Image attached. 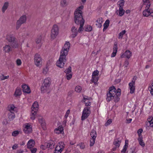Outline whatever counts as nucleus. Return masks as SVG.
I'll return each mask as SVG.
<instances>
[{
  "label": "nucleus",
  "instance_id": "obj_1",
  "mask_svg": "<svg viewBox=\"0 0 153 153\" xmlns=\"http://www.w3.org/2000/svg\"><path fill=\"white\" fill-rule=\"evenodd\" d=\"M70 47L69 42H66L62 48L59 59L56 62V64L57 66L60 68H62L63 67L66 61V56L68 55Z\"/></svg>",
  "mask_w": 153,
  "mask_h": 153
},
{
  "label": "nucleus",
  "instance_id": "obj_2",
  "mask_svg": "<svg viewBox=\"0 0 153 153\" xmlns=\"http://www.w3.org/2000/svg\"><path fill=\"white\" fill-rule=\"evenodd\" d=\"M121 90L118 88L117 90L114 86L110 87L108 92L107 93L106 100L108 102L110 101L112 99L115 102H117L120 100L119 97L121 94Z\"/></svg>",
  "mask_w": 153,
  "mask_h": 153
},
{
  "label": "nucleus",
  "instance_id": "obj_3",
  "mask_svg": "<svg viewBox=\"0 0 153 153\" xmlns=\"http://www.w3.org/2000/svg\"><path fill=\"white\" fill-rule=\"evenodd\" d=\"M74 21L77 25H79L81 22H85V20L82 16V12L79 9H77L74 12Z\"/></svg>",
  "mask_w": 153,
  "mask_h": 153
},
{
  "label": "nucleus",
  "instance_id": "obj_4",
  "mask_svg": "<svg viewBox=\"0 0 153 153\" xmlns=\"http://www.w3.org/2000/svg\"><path fill=\"white\" fill-rule=\"evenodd\" d=\"M7 39L10 42L11 46L13 48H16L18 46L19 44L17 40L12 35H8L7 37Z\"/></svg>",
  "mask_w": 153,
  "mask_h": 153
},
{
  "label": "nucleus",
  "instance_id": "obj_5",
  "mask_svg": "<svg viewBox=\"0 0 153 153\" xmlns=\"http://www.w3.org/2000/svg\"><path fill=\"white\" fill-rule=\"evenodd\" d=\"M39 105L37 102H35L32 105L31 108V112L30 114V119L32 120H34L35 118L36 115L37 111L38 109Z\"/></svg>",
  "mask_w": 153,
  "mask_h": 153
},
{
  "label": "nucleus",
  "instance_id": "obj_6",
  "mask_svg": "<svg viewBox=\"0 0 153 153\" xmlns=\"http://www.w3.org/2000/svg\"><path fill=\"white\" fill-rule=\"evenodd\" d=\"M59 33V27L56 25H53L51 30V39H53L56 38Z\"/></svg>",
  "mask_w": 153,
  "mask_h": 153
},
{
  "label": "nucleus",
  "instance_id": "obj_7",
  "mask_svg": "<svg viewBox=\"0 0 153 153\" xmlns=\"http://www.w3.org/2000/svg\"><path fill=\"white\" fill-rule=\"evenodd\" d=\"M27 19L26 16L25 15H23L21 16L16 22V29H18L22 24L25 23Z\"/></svg>",
  "mask_w": 153,
  "mask_h": 153
},
{
  "label": "nucleus",
  "instance_id": "obj_8",
  "mask_svg": "<svg viewBox=\"0 0 153 153\" xmlns=\"http://www.w3.org/2000/svg\"><path fill=\"white\" fill-rule=\"evenodd\" d=\"M99 73V71L97 70L94 71L93 72L91 81L92 82H94L95 84H97V82L98 80Z\"/></svg>",
  "mask_w": 153,
  "mask_h": 153
},
{
  "label": "nucleus",
  "instance_id": "obj_9",
  "mask_svg": "<svg viewBox=\"0 0 153 153\" xmlns=\"http://www.w3.org/2000/svg\"><path fill=\"white\" fill-rule=\"evenodd\" d=\"M35 64L37 66H38L41 65L42 63V59L40 55L38 53L35 54L34 56Z\"/></svg>",
  "mask_w": 153,
  "mask_h": 153
},
{
  "label": "nucleus",
  "instance_id": "obj_10",
  "mask_svg": "<svg viewBox=\"0 0 153 153\" xmlns=\"http://www.w3.org/2000/svg\"><path fill=\"white\" fill-rule=\"evenodd\" d=\"M23 130L26 134L30 133L32 131V126L28 124H25L24 125Z\"/></svg>",
  "mask_w": 153,
  "mask_h": 153
},
{
  "label": "nucleus",
  "instance_id": "obj_11",
  "mask_svg": "<svg viewBox=\"0 0 153 153\" xmlns=\"http://www.w3.org/2000/svg\"><path fill=\"white\" fill-rule=\"evenodd\" d=\"M135 89V84L130 82L128 84V89L130 90V93L132 94L134 93Z\"/></svg>",
  "mask_w": 153,
  "mask_h": 153
},
{
  "label": "nucleus",
  "instance_id": "obj_12",
  "mask_svg": "<svg viewBox=\"0 0 153 153\" xmlns=\"http://www.w3.org/2000/svg\"><path fill=\"white\" fill-rule=\"evenodd\" d=\"M132 56V53L129 50H127L125 51L124 53L121 56L122 58L126 57L128 59H129Z\"/></svg>",
  "mask_w": 153,
  "mask_h": 153
},
{
  "label": "nucleus",
  "instance_id": "obj_13",
  "mask_svg": "<svg viewBox=\"0 0 153 153\" xmlns=\"http://www.w3.org/2000/svg\"><path fill=\"white\" fill-rule=\"evenodd\" d=\"M85 109H83L81 117L82 120H83L87 119L91 114V111H88V113H86Z\"/></svg>",
  "mask_w": 153,
  "mask_h": 153
},
{
  "label": "nucleus",
  "instance_id": "obj_14",
  "mask_svg": "<svg viewBox=\"0 0 153 153\" xmlns=\"http://www.w3.org/2000/svg\"><path fill=\"white\" fill-rule=\"evenodd\" d=\"M71 31L72 34L71 36V37L73 38L75 37L77 34L78 31L77 28H76L75 27L73 26L71 28Z\"/></svg>",
  "mask_w": 153,
  "mask_h": 153
},
{
  "label": "nucleus",
  "instance_id": "obj_15",
  "mask_svg": "<svg viewBox=\"0 0 153 153\" xmlns=\"http://www.w3.org/2000/svg\"><path fill=\"white\" fill-rule=\"evenodd\" d=\"M145 9L143 11V16L145 17H148L150 14V10L149 9V7L148 8L146 6Z\"/></svg>",
  "mask_w": 153,
  "mask_h": 153
},
{
  "label": "nucleus",
  "instance_id": "obj_16",
  "mask_svg": "<svg viewBox=\"0 0 153 153\" xmlns=\"http://www.w3.org/2000/svg\"><path fill=\"white\" fill-rule=\"evenodd\" d=\"M22 87L23 92L27 94L30 93V90L27 85H22Z\"/></svg>",
  "mask_w": 153,
  "mask_h": 153
},
{
  "label": "nucleus",
  "instance_id": "obj_17",
  "mask_svg": "<svg viewBox=\"0 0 153 153\" xmlns=\"http://www.w3.org/2000/svg\"><path fill=\"white\" fill-rule=\"evenodd\" d=\"M84 97L82 101V102H84L85 104V105L86 107H90L91 105V102L89 101V98L88 99V97Z\"/></svg>",
  "mask_w": 153,
  "mask_h": 153
},
{
  "label": "nucleus",
  "instance_id": "obj_18",
  "mask_svg": "<svg viewBox=\"0 0 153 153\" xmlns=\"http://www.w3.org/2000/svg\"><path fill=\"white\" fill-rule=\"evenodd\" d=\"M117 43L114 44L113 48V52L111 54V57H114L116 55L117 51Z\"/></svg>",
  "mask_w": 153,
  "mask_h": 153
},
{
  "label": "nucleus",
  "instance_id": "obj_19",
  "mask_svg": "<svg viewBox=\"0 0 153 153\" xmlns=\"http://www.w3.org/2000/svg\"><path fill=\"white\" fill-rule=\"evenodd\" d=\"M49 87L45 85L42 84L41 87V92L42 93H45L48 91L49 90Z\"/></svg>",
  "mask_w": 153,
  "mask_h": 153
},
{
  "label": "nucleus",
  "instance_id": "obj_20",
  "mask_svg": "<svg viewBox=\"0 0 153 153\" xmlns=\"http://www.w3.org/2000/svg\"><path fill=\"white\" fill-rule=\"evenodd\" d=\"M51 80L50 78L49 77L46 78L44 79V82L42 84L49 87L51 83Z\"/></svg>",
  "mask_w": 153,
  "mask_h": 153
},
{
  "label": "nucleus",
  "instance_id": "obj_21",
  "mask_svg": "<svg viewBox=\"0 0 153 153\" xmlns=\"http://www.w3.org/2000/svg\"><path fill=\"white\" fill-rule=\"evenodd\" d=\"M35 142L33 140H30L27 143V147L28 148H31L33 147L35 145Z\"/></svg>",
  "mask_w": 153,
  "mask_h": 153
},
{
  "label": "nucleus",
  "instance_id": "obj_22",
  "mask_svg": "<svg viewBox=\"0 0 153 153\" xmlns=\"http://www.w3.org/2000/svg\"><path fill=\"white\" fill-rule=\"evenodd\" d=\"M63 128L62 126H59L57 128H56L54 130L55 133L57 134L61 133L63 131Z\"/></svg>",
  "mask_w": 153,
  "mask_h": 153
},
{
  "label": "nucleus",
  "instance_id": "obj_23",
  "mask_svg": "<svg viewBox=\"0 0 153 153\" xmlns=\"http://www.w3.org/2000/svg\"><path fill=\"white\" fill-rule=\"evenodd\" d=\"M143 4L142 6H146L148 8L150 7L151 6V3L150 0H143Z\"/></svg>",
  "mask_w": 153,
  "mask_h": 153
},
{
  "label": "nucleus",
  "instance_id": "obj_24",
  "mask_svg": "<svg viewBox=\"0 0 153 153\" xmlns=\"http://www.w3.org/2000/svg\"><path fill=\"white\" fill-rule=\"evenodd\" d=\"M121 142V140L119 138H117L114 140L113 144L115 145V147L119 148Z\"/></svg>",
  "mask_w": 153,
  "mask_h": 153
},
{
  "label": "nucleus",
  "instance_id": "obj_25",
  "mask_svg": "<svg viewBox=\"0 0 153 153\" xmlns=\"http://www.w3.org/2000/svg\"><path fill=\"white\" fill-rule=\"evenodd\" d=\"M96 25L97 26L100 28L102 26V18H99L96 21Z\"/></svg>",
  "mask_w": 153,
  "mask_h": 153
},
{
  "label": "nucleus",
  "instance_id": "obj_26",
  "mask_svg": "<svg viewBox=\"0 0 153 153\" xmlns=\"http://www.w3.org/2000/svg\"><path fill=\"white\" fill-rule=\"evenodd\" d=\"M9 3L8 1H6L4 3L1 9L3 13H4L5 11L7 9L9 6Z\"/></svg>",
  "mask_w": 153,
  "mask_h": 153
},
{
  "label": "nucleus",
  "instance_id": "obj_27",
  "mask_svg": "<svg viewBox=\"0 0 153 153\" xmlns=\"http://www.w3.org/2000/svg\"><path fill=\"white\" fill-rule=\"evenodd\" d=\"M3 51L5 53H9L10 51H11V49L10 46L6 45L3 48Z\"/></svg>",
  "mask_w": 153,
  "mask_h": 153
},
{
  "label": "nucleus",
  "instance_id": "obj_28",
  "mask_svg": "<svg viewBox=\"0 0 153 153\" xmlns=\"http://www.w3.org/2000/svg\"><path fill=\"white\" fill-rule=\"evenodd\" d=\"M68 3L66 0H61L60 2V5L63 7H65L68 5Z\"/></svg>",
  "mask_w": 153,
  "mask_h": 153
},
{
  "label": "nucleus",
  "instance_id": "obj_29",
  "mask_svg": "<svg viewBox=\"0 0 153 153\" xmlns=\"http://www.w3.org/2000/svg\"><path fill=\"white\" fill-rule=\"evenodd\" d=\"M139 144L142 147H144L145 146V144L143 140L142 137H138V138Z\"/></svg>",
  "mask_w": 153,
  "mask_h": 153
},
{
  "label": "nucleus",
  "instance_id": "obj_30",
  "mask_svg": "<svg viewBox=\"0 0 153 153\" xmlns=\"http://www.w3.org/2000/svg\"><path fill=\"white\" fill-rule=\"evenodd\" d=\"M90 135L92 138H96L97 136L96 131L94 129L92 130L91 132Z\"/></svg>",
  "mask_w": 153,
  "mask_h": 153
},
{
  "label": "nucleus",
  "instance_id": "obj_31",
  "mask_svg": "<svg viewBox=\"0 0 153 153\" xmlns=\"http://www.w3.org/2000/svg\"><path fill=\"white\" fill-rule=\"evenodd\" d=\"M125 12V11L123 9V7H120L119 10V15L122 16L124 15Z\"/></svg>",
  "mask_w": 153,
  "mask_h": 153
},
{
  "label": "nucleus",
  "instance_id": "obj_32",
  "mask_svg": "<svg viewBox=\"0 0 153 153\" xmlns=\"http://www.w3.org/2000/svg\"><path fill=\"white\" fill-rule=\"evenodd\" d=\"M150 123V126L151 127H153V117H149L147 120Z\"/></svg>",
  "mask_w": 153,
  "mask_h": 153
},
{
  "label": "nucleus",
  "instance_id": "obj_33",
  "mask_svg": "<svg viewBox=\"0 0 153 153\" xmlns=\"http://www.w3.org/2000/svg\"><path fill=\"white\" fill-rule=\"evenodd\" d=\"M22 92L21 90L19 89H17L15 92L14 94L16 96H18L21 95Z\"/></svg>",
  "mask_w": 153,
  "mask_h": 153
},
{
  "label": "nucleus",
  "instance_id": "obj_34",
  "mask_svg": "<svg viewBox=\"0 0 153 153\" xmlns=\"http://www.w3.org/2000/svg\"><path fill=\"white\" fill-rule=\"evenodd\" d=\"M84 22H81V23H80V24H79L80 25V27L78 30V32L79 33L80 32L82 31L83 30V27L84 25Z\"/></svg>",
  "mask_w": 153,
  "mask_h": 153
},
{
  "label": "nucleus",
  "instance_id": "obj_35",
  "mask_svg": "<svg viewBox=\"0 0 153 153\" xmlns=\"http://www.w3.org/2000/svg\"><path fill=\"white\" fill-rule=\"evenodd\" d=\"M124 4V0H121L119 1L117 3L118 5H119L120 7H123Z\"/></svg>",
  "mask_w": 153,
  "mask_h": 153
},
{
  "label": "nucleus",
  "instance_id": "obj_36",
  "mask_svg": "<svg viewBox=\"0 0 153 153\" xmlns=\"http://www.w3.org/2000/svg\"><path fill=\"white\" fill-rule=\"evenodd\" d=\"M58 146L59 147L62 151L65 147V145L63 142H61L59 143Z\"/></svg>",
  "mask_w": 153,
  "mask_h": 153
},
{
  "label": "nucleus",
  "instance_id": "obj_37",
  "mask_svg": "<svg viewBox=\"0 0 153 153\" xmlns=\"http://www.w3.org/2000/svg\"><path fill=\"white\" fill-rule=\"evenodd\" d=\"M9 111L11 113H13L14 111V108L15 107L13 105H11L9 106Z\"/></svg>",
  "mask_w": 153,
  "mask_h": 153
},
{
  "label": "nucleus",
  "instance_id": "obj_38",
  "mask_svg": "<svg viewBox=\"0 0 153 153\" xmlns=\"http://www.w3.org/2000/svg\"><path fill=\"white\" fill-rule=\"evenodd\" d=\"M39 121L42 126H45V123L44 120L42 118H39Z\"/></svg>",
  "mask_w": 153,
  "mask_h": 153
},
{
  "label": "nucleus",
  "instance_id": "obj_39",
  "mask_svg": "<svg viewBox=\"0 0 153 153\" xmlns=\"http://www.w3.org/2000/svg\"><path fill=\"white\" fill-rule=\"evenodd\" d=\"M75 91L77 92H80L82 90L81 87L79 86H77L75 87Z\"/></svg>",
  "mask_w": 153,
  "mask_h": 153
},
{
  "label": "nucleus",
  "instance_id": "obj_40",
  "mask_svg": "<svg viewBox=\"0 0 153 153\" xmlns=\"http://www.w3.org/2000/svg\"><path fill=\"white\" fill-rule=\"evenodd\" d=\"M149 89L150 91L151 94L153 95V82L149 86Z\"/></svg>",
  "mask_w": 153,
  "mask_h": 153
},
{
  "label": "nucleus",
  "instance_id": "obj_41",
  "mask_svg": "<svg viewBox=\"0 0 153 153\" xmlns=\"http://www.w3.org/2000/svg\"><path fill=\"white\" fill-rule=\"evenodd\" d=\"M71 71V66H69L68 68L65 70V72L66 73V74H68Z\"/></svg>",
  "mask_w": 153,
  "mask_h": 153
},
{
  "label": "nucleus",
  "instance_id": "obj_42",
  "mask_svg": "<svg viewBox=\"0 0 153 153\" xmlns=\"http://www.w3.org/2000/svg\"><path fill=\"white\" fill-rule=\"evenodd\" d=\"M77 146H79L81 149H84L85 147V145L84 143H82L78 144Z\"/></svg>",
  "mask_w": 153,
  "mask_h": 153
},
{
  "label": "nucleus",
  "instance_id": "obj_43",
  "mask_svg": "<svg viewBox=\"0 0 153 153\" xmlns=\"http://www.w3.org/2000/svg\"><path fill=\"white\" fill-rule=\"evenodd\" d=\"M9 77V76H4V75L2 74L1 76H0V79L1 80H3L6 79H8Z\"/></svg>",
  "mask_w": 153,
  "mask_h": 153
},
{
  "label": "nucleus",
  "instance_id": "obj_44",
  "mask_svg": "<svg viewBox=\"0 0 153 153\" xmlns=\"http://www.w3.org/2000/svg\"><path fill=\"white\" fill-rule=\"evenodd\" d=\"M128 147V145L126 143L125 145H124L123 148V150L121 151L122 153H125Z\"/></svg>",
  "mask_w": 153,
  "mask_h": 153
},
{
  "label": "nucleus",
  "instance_id": "obj_45",
  "mask_svg": "<svg viewBox=\"0 0 153 153\" xmlns=\"http://www.w3.org/2000/svg\"><path fill=\"white\" fill-rule=\"evenodd\" d=\"M95 140V138H92L90 140V146H92L94 143Z\"/></svg>",
  "mask_w": 153,
  "mask_h": 153
},
{
  "label": "nucleus",
  "instance_id": "obj_46",
  "mask_svg": "<svg viewBox=\"0 0 153 153\" xmlns=\"http://www.w3.org/2000/svg\"><path fill=\"white\" fill-rule=\"evenodd\" d=\"M85 30L86 31H90L92 30V27L91 26L88 25L85 27Z\"/></svg>",
  "mask_w": 153,
  "mask_h": 153
},
{
  "label": "nucleus",
  "instance_id": "obj_47",
  "mask_svg": "<svg viewBox=\"0 0 153 153\" xmlns=\"http://www.w3.org/2000/svg\"><path fill=\"white\" fill-rule=\"evenodd\" d=\"M8 117L10 120H12L14 119L15 117V115L14 113H12V114H10L9 116Z\"/></svg>",
  "mask_w": 153,
  "mask_h": 153
},
{
  "label": "nucleus",
  "instance_id": "obj_48",
  "mask_svg": "<svg viewBox=\"0 0 153 153\" xmlns=\"http://www.w3.org/2000/svg\"><path fill=\"white\" fill-rule=\"evenodd\" d=\"M143 131V129L141 128L139 129L137 131V133L138 135V137H142V135L141 134V133Z\"/></svg>",
  "mask_w": 153,
  "mask_h": 153
},
{
  "label": "nucleus",
  "instance_id": "obj_49",
  "mask_svg": "<svg viewBox=\"0 0 153 153\" xmlns=\"http://www.w3.org/2000/svg\"><path fill=\"white\" fill-rule=\"evenodd\" d=\"M19 133V131L16 130L13 131L12 133V135L14 137L17 136Z\"/></svg>",
  "mask_w": 153,
  "mask_h": 153
},
{
  "label": "nucleus",
  "instance_id": "obj_50",
  "mask_svg": "<svg viewBox=\"0 0 153 153\" xmlns=\"http://www.w3.org/2000/svg\"><path fill=\"white\" fill-rule=\"evenodd\" d=\"M31 153H35L37 149L36 148H29Z\"/></svg>",
  "mask_w": 153,
  "mask_h": 153
},
{
  "label": "nucleus",
  "instance_id": "obj_51",
  "mask_svg": "<svg viewBox=\"0 0 153 153\" xmlns=\"http://www.w3.org/2000/svg\"><path fill=\"white\" fill-rule=\"evenodd\" d=\"M126 32V31L125 30H123L120 32L119 34V37L122 38L123 37V35Z\"/></svg>",
  "mask_w": 153,
  "mask_h": 153
},
{
  "label": "nucleus",
  "instance_id": "obj_52",
  "mask_svg": "<svg viewBox=\"0 0 153 153\" xmlns=\"http://www.w3.org/2000/svg\"><path fill=\"white\" fill-rule=\"evenodd\" d=\"M70 110L69 109L65 113V117H64L65 118V119H66L67 118V117H68V116L70 113Z\"/></svg>",
  "mask_w": 153,
  "mask_h": 153
},
{
  "label": "nucleus",
  "instance_id": "obj_53",
  "mask_svg": "<svg viewBox=\"0 0 153 153\" xmlns=\"http://www.w3.org/2000/svg\"><path fill=\"white\" fill-rule=\"evenodd\" d=\"M84 109H85L86 113H88V111H90V107H86L84 108Z\"/></svg>",
  "mask_w": 153,
  "mask_h": 153
},
{
  "label": "nucleus",
  "instance_id": "obj_54",
  "mask_svg": "<svg viewBox=\"0 0 153 153\" xmlns=\"http://www.w3.org/2000/svg\"><path fill=\"white\" fill-rule=\"evenodd\" d=\"M55 150L58 151V152H62V150L59 147L58 145L56 147L55 149Z\"/></svg>",
  "mask_w": 153,
  "mask_h": 153
},
{
  "label": "nucleus",
  "instance_id": "obj_55",
  "mask_svg": "<svg viewBox=\"0 0 153 153\" xmlns=\"http://www.w3.org/2000/svg\"><path fill=\"white\" fill-rule=\"evenodd\" d=\"M137 77L136 76H134L133 77L132 80L131 82V83H133L135 84V81H136V80L137 79Z\"/></svg>",
  "mask_w": 153,
  "mask_h": 153
},
{
  "label": "nucleus",
  "instance_id": "obj_56",
  "mask_svg": "<svg viewBox=\"0 0 153 153\" xmlns=\"http://www.w3.org/2000/svg\"><path fill=\"white\" fill-rule=\"evenodd\" d=\"M16 64L18 65H20L21 64L22 62L20 59H18L16 61Z\"/></svg>",
  "mask_w": 153,
  "mask_h": 153
},
{
  "label": "nucleus",
  "instance_id": "obj_57",
  "mask_svg": "<svg viewBox=\"0 0 153 153\" xmlns=\"http://www.w3.org/2000/svg\"><path fill=\"white\" fill-rule=\"evenodd\" d=\"M41 38L40 37L36 39V42L37 44L39 43L41 41Z\"/></svg>",
  "mask_w": 153,
  "mask_h": 153
},
{
  "label": "nucleus",
  "instance_id": "obj_58",
  "mask_svg": "<svg viewBox=\"0 0 153 153\" xmlns=\"http://www.w3.org/2000/svg\"><path fill=\"white\" fill-rule=\"evenodd\" d=\"M72 74H66V77L67 79L68 80H70L72 77Z\"/></svg>",
  "mask_w": 153,
  "mask_h": 153
},
{
  "label": "nucleus",
  "instance_id": "obj_59",
  "mask_svg": "<svg viewBox=\"0 0 153 153\" xmlns=\"http://www.w3.org/2000/svg\"><path fill=\"white\" fill-rule=\"evenodd\" d=\"M110 21L109 20L107 19L106 20V29H107L109 25Z\"/></svg>",
  "mask_w": 153,
  "mask_h": 153
},
{
  "label": "nucleus",
  "instance_id": "obj_60",
  "mask_svg": "<svg viewBox=\"0 0 153 153\" xmlns=\"http://www.w3.org/2000/svg\"><path fill=\"white\" fill-rule=\"evenodd\" d=\"M129 62L128 60H126L125 62L124 65L125 67H127L129 65Z\"/></svg>",
  "mask_w": 153,
  "mask_h": 153
},
{
  "label": "nucleus",
  "instance_id": "obj_61",
  "mask_svg": "<svg viewBox=\"0 0 153 153\" xmlns=\"http://www.w3.org/2000/svg\"><path fill=\"white\" fill-rule=\"evenodd\" d=\"M112 122V120L111 119H109L107 121L106 123V124L108 125L110 124Z\"/></svg>",
  "mask_w": 153,
  "mask_h": 153
},
{
  "label": "nucleus",
  "instance_id": "obj_62",
  "mask_svg": "<svg viewBox=\"0 0 153 153\" xmlns=\"http://www.w3.org/2000/svg\"><path fill=\"white\" fill-rule=\"evenodd\" d=\"M48 144H49V145H51V144L55 145V142L53 141L50 140L49 141V143H48Z\"/></svg>",
  "mask_w": 153,
  "mask_h": 153
},
{
  "label": "nucleus",
  "instance_id": "obj_63",
  "mask_svg": "<svg viewBox=\"0 0 153 153\" xmlns=\"http://www.w3.org/2000/svg\"><path fill=\"white\" fill-rule=\"evenodd\" d=\"M74 92V91H69L68 94V96L71 97L72 96V94H73V93Z\"/></svg>",
  "mask_w": 153,
  "mask_h": 153
},
{
  "label": "nucleus",
  "instance_id": "obj_64",
  "mask_svg": "<svg viewBox=\"0 0 153 153\" xmlns=\"http://www.w3.org/2000/svg\"><path fill=\"white\" fill-rule=\"evenodd\" d=\"M54 145H49V144H47V147H48L50 148L51 149H53L54 148Z\"/></svg>",
  "mask_w": 153,
  "mask_h": 153
}]
</instances>
